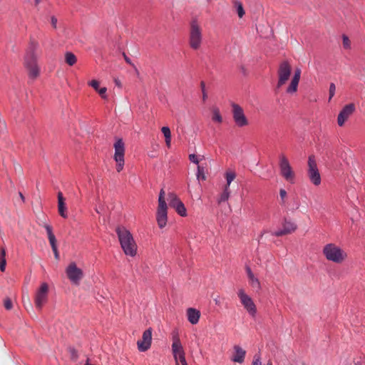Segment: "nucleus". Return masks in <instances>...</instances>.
<instances>
[{"instance_id":"12","label":"nucleus","mask_w":365,"mask_h":365,"mask_svg":"<svg viewBox=\"0 0 365 365\" xmlns=\"http://www.w3.org/2000/svg\"><path fill=\"white\" fill-rule=\"evenodd\" d=\"M356 107L354 103H349L346 105L342 110L339 112L337 117V123L339 126H343L345 122L355 111Z\"/></svg>"},{"instance_id":"15","label":"nucleus","mask_w":365,"mask_h":365,"mask_svg":"<svg viewBox=\"0 0 365 365\" xmlns=\"http://www.w3.org/2000/svg\"><path fill=\"white\" fill-rule=\"evenodd\" d=\"M172 351L173 354L174 359L176 362V365L178 364V359L185 356V352L180 341V339L178 336L173 337V342L172 344Z\"/></svg>"},{"instance_id":"43","label":"nucleus","mask_w":365,"mask_h":365,"mask_svg":"<svg viewBox=\"0 0 365 365\" xmlns=\"http://www.w3.org/2000/svg\"><path fill=\"white\" fill-rule=\"evenodd\" d=\"M4 307L9 310L12 308V302L9 298H6L4 302Z\"/></svg>"},{"instance_id":"23","label":"nucleus","mask_w":365,"mask_h":365,"mask_svg":"<svg viewBox=\"0 0 365 365\" xmlns=\"http://www.w3.org/2000/svg\"><path fill=\"white\" fill-rule=\"evenodd\" d=\"M88 85L91 86L93 89H95L98 94L103 99H107L106 91L107 88L106 87L99 88V82L97 80H92L88 83Z\"/></svg>"},{"instance_id":"54","label":"nucleus","mask_w":365,"mask_h":365,"mask_svg":"<svg viewBox=\"0 0 365 365\" xmlns=\"http://www.w3.org/2000/svg\"><path fill=\"white\" fill-rule=\"evenodd\" d=\"M19 196H20L21 199L23 201H24V197L23 194H22L21 192H19Z\"/></svg>"},{"instance_id":"2","label":"nucleus","mask_w":365,"mask_h":365,"mask_svg":"<svg viewBox=\"0 0 365 365\" xmlns=\"http://www.w3.org/2000/svg\"><path fill=\"white\" fill-rule=\"evenodd\" d=\"M38 44L36 41H31L28 48L24 58V65L29 71V76L32 80L36 79L39 76V68L37 66L36 51Z\"/></svg>"},{"instance_id":"27","label":"nucleus","mask_w":365,"mask_h":365,"mask_svg":"<svg viewBox=\"0 0 365 365\" xmlns=\"http://www.w3.org/2000/svg\"><path fill=\"white\" fill-rule=\"evenodd\" d=\"M43 227L46 230V232H47V235H48V238L50 244L53 243V242H56V237H55V235H53V233L52 232L51 226H50L49 225L45 223V224L43 225Z\"/></svg>"},{"instance_id":"26","label":"nucleus","mask_w":365,"mask_h":365,"mask_svg":"<svg viewBox=\"0 0 365 365\" xmlns=\"http://www.w3.org/2000/svg\"><path fill=\"white\" fill-rule=\"evenodd\" d=\"M43 227L46 230V232H47V235H48V238L50 244L53 243V242H56V237H55V235H53V233L52 232L51 226H50L49 225L45 223V224L43 225Z\"/></svg>"},{"instance_id":"20","label":"nucleus","mask_w":365,"mask_h":365,"mask_svg":"<svg viewBox=\"0 0 365 365\" xmlns=\"http://www.w3.org/2000/svg\"><path fill=\"white\" fill-rule=\"evenodd\" d=\"M301 76V70L299 68H297L294 71V75L292 79V81L287 88V92L288 93H294L297 91L298 84L299 82Z\"/></svg>"},{"instance_id":"41","label":"nucleus","mask_w":365,"mask_h":365,"mask_svg":"<svg viewBox=\"0 0 365 365\" xmlns=\"http://www.w3.org/2000/svg\"><path fill=\"white\" fill-rule=\"evenodd\" d=\"M336 91V86L334 83H331L329 86V101L334 96Z\"/></svg>"},{"instance_id":"5","label":"nucleus","mask_w":365,"mask_h":365,"mask_svg":"<svg viewBox=\"0 0 365 365\" xmlns=\"http://www.w3.org/2000/svg\"><path fill=\"white\" fill-rule=\"evenodd\" d=\"M279 166L282 176L289 182H293L294 173L293 172L287 158L284 155H279Z\"/></svg>"},{"instance_id":"47","label":"nucleus","mask_w":365,"mask_h":365,"mask_svg":"<svg viewBox=\"0 0 365 365\" xmlns=\"http://www.w3.org/2000/svg\"><path fill=\"white\" fill-rule=\"evenodd\" d=\"M57 21H58L57 19L55 16H51V24L52 26L53 27V29H56Z\"/></svg>"},{"instance_id":"42","label":"nucleus","mask_w":365,"mask_h":365,"mask_svg":"<svg viewBox=\"0 0 365 365\" xmlns=\"http://www.w3.org/2000/svg\"><path fill=\"white\" fill-rule=\"evenodd\" d=\"M353 365H365V358L359 357L355 359Z\"/></svg>"},{"instance_id":"32","label":"nucleus","mask_w":365,"mask_h":365,"mask_svg":"<svg viewBox=\"0 0 365 365\" xmlns=\"http://www.w3.org/2000/svg\"><path fill=\"white\" fill-rule=\"evenodd\" d=\"M197 179L198 180H206L204 168L200 165L197 166Z\"/></svg>"},{"instance_id":"13","label":"nucleus","mask_w":365,"mask_h":365,"mask_svg":"<svg viewBox=\"0 0 365 365\" xmlns=\"http://www.w3.org/2000/svg\"><path fill=\"white\" fill-rule=\"evenodd\" d=\"M297 229V225L295 222L289 220L284 219L282 222V229L275 231L272 235L276 237L287 235L295 232Z\"/></svg>"},{"instance_id":"17","label":"nucleus","mask_w":365,"mask_h":365,"mask_svg":"<svg viewBox=\"0 0 365 365\" xmlns=\"http://www.w3.org/2000/svg\"><path fill=\"white\" fill-rule=\"evenodd\" d=\"M114 160H120V159H124L125 155V144L121 138H118L116 140L114 143Z\"/></svg>"},{"instance_id":"37","label":"nucleus","mask_w":365,"mask_h":365,"mask_svg":"<svg viewBox=\"0 0 365 365\" xmlns=\"http://www.w3.org/2000/svg\"><path fill=\"white\" fill-rule=\"evenodd\" d=\"M225 177L226 180L228 181V182H232L235 180L236 175L233 171H228L226 173Z\"/></svg>"},{"instance_id":"34","label":"nucleus","mask_w":365,"mask_h":365,"mask_svg":"<svg viewBox=\"0 0 365 365\" xmlns=\"http://www.w3.org/2000/svg\"><path fill=\"white\" fill-rule=\"evenodd\" d=\"M230 193V190H223L222 193L220 195V197L218 200V202L221 203L222 202L227 201L229 199Z\"/></svg>"},{"instance_id":"55","label":"nucleus","mask_w":365,"mask_h":365,"mask_svg":"<svg viewBox=\"0 0 365 365\" xmlns=\"http://www.w3.org/2000/svg\"><path fill=\"white\" fill-rule=\"evenodd\" d=\"M267 365H272V363L270 361H269L267 362Z\"/></svg>"},{"instance_id":"50","label":"nucleus","mask_w":365,"mask_h":365,"mask_svg":"<svg viewBox=\"0 0 365 365\" xmlns=\"http://www.w3.org/2000/svg\"><path fill=\"white\" fill-rule=\"evenodd\" d=\"M123 56H124V58H125V61H126L128 63L131 64V61H130V59L129 58H128V57L125 56V54H123Z\"/></svg>"},{"instance_id":"9","label":"nucleus","mask_w":365,"mask_h":365,"mask_svg":"<svg viewBox=\"0 0 365 365\" xmlns=\"http://www.w3.org/2000/svg\"><path fill=\"white\" fill-rule=\"evenodd\" d=\"M66 273L69 280L75 284H78L83 277L82 269L78 268L75 262L68 264Z\"/></svg>"},{"instance_id":"19","label":"nucleus","mask_w":365,"mask_h":365,"mask_svg":"<svg viewBox=\"0 0 365 365\" xmlns=\"http://www.w3.org/2000/svg\"><path fill=\"white\" fill-rule=\"evenodd\" d=\"M58 212L62 217H68L66 198L63 197L61 192H58Z\"/></svg>"},{"instance_id":"25","label":"nucleus","mask_w":365,"mask_h":365,"mask_svg":"<svg viewBox=\"0 0 365 365\" xmlns=\"http://www.w3.org/2000/svg\"><path fill=\"white\" fill-rule=\"evenodd\" d=\"M161 131L165 136L167 147L170 148L171 145V132L170 128L167 126H164L161 128Z\"/></svg>"},{"instance_id":"51","label":"nucleus","mask_w":365,"mask_h":365,"mask_svg":"<svg viewBox=\"0 0 365 365\" xmlns=\"http://www.w3.org/2000/svg\"><path fill=\"white\" fill-rule=\"evenodd\" d=\"M115 83L117 86L121 87V83L118 79H115Z\"/></svg>"},{"instance_id":"22","label":"nucleus","mask_w":365,"mask_h":365,"mask_svg":"<svg viewBox=\"0 0 365 365\" xmlns=\"http://www.w3.org/2000/svg\"><path fill=\"white\" fill-rule=\"evenodd\" d=\"M187 316L188 321L192 324H196L199 322L200 312L194 308H188L187 309Z\"/></svg>"},{"instance_id":"31","label":"nucleus","mask_w":365,"mask_h":365,"mask_svg":"<svg viewBox=\"0 0 365 365\" xmlns=\"http://www.w3.org/2000/svg\"><path fill=\"white\" fill-rule=\"evenodd\" d=\"M175 210V211L180 215V216H186L187 213H186V208L184 205V204L182 202H180V204H178L177 205L176 207L174 208Z\"/></svg>"},{"instance_id":"24","label":"nucleus","mask_w":365,"mask_h":365,"mask_svg":"<svg viewBox=\"0 0 365 365\" xmlns=\"http://www.w3.org/2000/svg\"><path fill=\"white\" fill-rule=\"evenodd\" d=\"M168 200L169 205L173 208L176 207L178 204L182 202L179 197L173 192L168 193Z\"/></svg>"},{"instance_id":"56","label":"nucleus","mask_w":365,"mask_h":365,"mask_svg":"<svg viewBox=\"0 0 365 365\" xmlns=\"http://www.w3.org/2000/svg\"><path fill=\"white\" fill-rule=\"evenodd\" d=\"M300 365H306L304 363H302Z\"/></svg>"},{"instance_id":"44","label":"nucleus","mask_w":365,"mask_h":365,"mask_svg":"<svg viewBox=\"0 0 365 365\" xmlns=\"http://www.w3.org/2000/svg\"><path fill=\"white\" fill-rule=\"evenodd\" d=\"M189 160L195 163V164H198L199 163V160L197 158V157L195 155V154H190L189 155Z\"/></svg>"},{"instance_id":"48","label":"nucleus","mask_w":365,"mask_h":365,"mask_svg":"<svg viewBox=\"0 0 365 365\" xmlns=\"http://www.w3.org/2000/svg\"><path fill=\"white\" fill-rule=\"evenodd\" d=\"M181 364L182 365H187V362H186V360H185V356L184 357H182L181 356V359H178V364Z\"/></svg>"},{"instance_id":"4","label":"nucleus","mask_w":365,"mask_h":365,"mask_svg":"<svg viewBox=\"0 0 365 365\" xmlns=\"http://www.w3.org/2000/svg\"><path fill=\"white\" fill-rule=\"evenodd\" d=\"M190 46L192 49H198L202 43V32L199 25L193 21L191 24L190 31Z\"/></svg>"},{"instance_id":"6","label":"nucleus","mask_w":365,"mask_h":365,"mask_svg":"<svg viewBox=\"0 0 365 365\" xmlns=\"http://www.w3.org/2000/svg\"><path fill=\"white\" fill-rule=\"evenodd\" d=\"M308 176L309 180L314 185H319L321 183V176L317 168L315 157L310 155L308 159Z\"/></svg>"},{"instance_id":"14","label":"nucleus","mask_w":365,"mask_h":365,"mask_svg":"<svg viewBox=\"0 0 365 365\" xmlns=\"http://www.w3.org/2000/svg\"><path fill=\"white\" fill-rule=\"evenodd\" d=\"M152 342V329H146L142 336V339L137 342L138 349L140 351H145L150 349Z\"/></svg>"},{"instance_id":"52","label":"nucleus","mask_w":365,"mask_h":365,"mask_svg":"<svg viewBox=\"0 0 365 365\" xmlns=\"http://www.w3.org/2000/svg\"><path fill=\"white\" fill-rule=\"evenodd\" d=\"M230 184H231V182H228V181H227V184L224 188V190H230L229 187H230Z\"/></svg>"},{"instance_id":"49","label":"nucleus","mask_w":365,"mask_h":365,"mask_svg":"<svg viewBox=\"0 0 365 365\" xmlns=\"http://www.w3.org/2000/svg\"><path fill=\"white\" fill-rule=\"evenodd\" d=\"M214 301L215 302L216 304H220V297L219 296H217L215 298H214Z\"/></svg>"},{"instance_id":"35","label":"nucleus","mask_w":365,"mask_h":365,"mask_svg":"<svg viewBox=\"0 0 365 365\" xmlns=\"http://www.w3.org/2000/svg\"><path fill=\"white\" fill-rule=\"evenodd\" d=\"M165 192L163 189H161L159 197H158V205H167L165 200Z\"/></svg>"},{"instance_id":"11","label":"nucleus","mask_w":365,"mask_h":365,"mask_svg":"<svg viewBox=\"0 0 365 365\" xmlns=\"http://www.w3.org/2000/svg\"><path fill=\"white\" fill-rule=\"evenodd\" d=\"M292 72V67L287 61H283L280 63L278 69V82L277 88L283 86L289 78Z\"/></svg>"},{"instance_id":"8","label":"nucleus","mask_w":365,"mask_h":365,"mask_svg":"<svg viewBox=\"0 0 365 365\" xmlns=\"http://www.w3.org/2000/svg\"><path fill=\"white\" fill-rule=\"evenodd\" d=\"M48 284L46 282L42 283L40 288L36 291L34 298L35 306L38 310H41L43 306L46 303L48 300Z\"/></svg>"},{"instance_id":"1","label":"nucleus","mask_w":365,"mask_h":365,"mask_svg":"<svg viewBox=\"0 0 365 365\" xmlns=\"http://www.w3.org/2000/svg\"><path fill=\"white\" fill-rule=\"evenodd\" d=\"M120 246L126 255L135 256L137 253V245L132 234L124 227H118L115 229Z\"/></svg>"},{"instance_id":"40","label":"nucleus","mask_w":365,"mask_h":365,"mask_svg":"<svg viewBox=\"0 0 365 365\" xmlns=\"http://www.w3.org/2000/svg\"><path fill=\"white\" fill-rule=\"evenodd\" d=\"M50 245H51L52 250L53 252L55 258L56 259H59V253H58V251L56 242H53V243H51Z\"/></svg>"},{"instance_id":"28","label":"nucleus","mask_w":365,"mask_h":365,"mask_svg":"<svg viewBox=\"0 0 365 365\" xmlns=\"http://www.w3.org/2000/svg\"><path fill=\"white\" fill-rule=\"evenodd\" d=\"M5 256L6 250L4 247H1L0 251V269L1 272H4L6 268V261Z\"/></svg>"},{"instance_id":"7","label":"nucleus","mask_w":365,"mask_h":365,"mask_svg":"<svg viewBox=\"0 0 365 365\" xmlns=\"http://www.w3.org/2000/svg\"><path fill=\"white\" fill-rule=\"evenodd\" d=\"M237 296L240 298V302L247 310V312L252 316L255 317L257 313V307L252 299L245 293L243 289H240L237 292Z\"/></svg>"},{"instance_id":"45","label":"nucleus","mask_w":365,"mask_h":365,"mask_svg":"<svg viewBox=\"0 0 365 365\" xmlns=\"http://www.w3.org/2000/svg\"><path fill=\"white\" fill-rule=\"evenodd\" d=\"M279 195H280V197L282 201V203H284V200L285 197H287V192L285 191V190L281 189L279 190Z\"/></svg>"},{"instance_id":"53","label":"nucleus","mask_w":365,"mask_h":365,"mask_svg":"<svg viewBox=\"0 0 365 365\" xmlns=\"http://www.w3.org/2000/svg\"><path fill=\"white\" fill-rule=\"evenodd\" d=\"M35 1V4L36 5H38L39 3H41L43 0H34Z\"/></svg>"},{"instance_id":"16","label":"nucleus","mask_w":365,"mask_h":365,"mask_svg":"<svg viewBox=\"0 0 365 365\" xmlns=\"http://www.w3.org/2000/svg\"><path fill=\"white\" fill-rule=\"evenodd\" d=\"M167 205H158L156 214V220L160 228H163L168 220Z\"/></svg>"},{"instance_id":"38","label":"nucleus","mask_w":365,"mask_h":365,"mask_svg":"<svg viewBox=\"0 0 365 365\" xmlns=\"http://www.w3.org/2000/svg\"><path fill=\"white\" fill-rule=\"evenodd\" d=\"M200 88L202 93V101L205 102L207 98V94L205 90V83L204 81L200 82Z\"/></svg>"},{"instance_id":"30","label":"nucleus","mask_w":365,"mask_h":365,"mask_svg":"<svg viewBox=\"0 0 365 365\" xmlns=\"http://www.w3.org/2000/svg\"><path fill=\"white\" fill-rule=\"evenodd\" d=\"M65 58L66 63L69 66H73L76 63L77 59L76 56L71 52H67L65 55Z\"/></svg>"},{"instance_id":"21","label":"nucleus","mask_w":365,"mask_h":365,"mask_svg":"<svg viewBox=\"0 0 365 365\" xmlns=\"http://www.w3.org/2000/svg\"><path fill=\"white\" fill-rule=\"evenodd\" d=\"M234 351L232 360L235 362L242 363L245 360L246 351L237 345L234 346Z\"/></svg>"},{"instance_id":"29","label":"nucleus","mask_w":365,"mask_h":365,"mask_svg":"<svg viewBox=\"0 0 365 365\" xmlns=\"http://www.w3.org/2000/svg\"><path fill=\"white\" fill-rule=\"evenodd\" d=\"M212 113V120L215 122L221 123L222 122V117L220 114L219 108H213Z\"/></svg>"},{"instance_id":"33","label":"nucleus","mask_w":365,"mask_h":365,"mask_svg":"<svg viewBox=\"0 0 365 365\" xmlns=\"http://www.w3.org/2000/svg\"><path fill=\"white\" fill-rule=\"evenodd\" d=\"M235 6H236L238 16L240 18H242L245 15V11H244L242 3L236 1Z\"/></svg>"},{"instance_id":"18","label":"nucleus","mask_w":365,"mask_h":365,"mask_svg":"<svg viewBox=\"0 0 365 365\" xmlns=\"http://www.w3.org/2000/svg\"><path fill=\"white\" fill-rule=\"evenodd\" d=\"M245 270L248 277L249 284L252 287L255 289L257 292H259L261 289V284L259 280L257 277L255 276L249 266L245 267Z\"/></svg>"},{"instance_id":"10","label":"nucleus","mask_w":365,"mask_h":365,"mask_svg":"<svg viewBox=\"0 0 365 365\" xmlns=\"http://www.w3.org/2000/svg\"><path fill=\"white\" fill-rule=\"evenodd\" d=\"M232 117L235 123L238 127H244L248 125L249 122L244 113V110L238 104L232 103Z\"/></svg>"},{"instance_id":"46","label":"nucleus","mask_w":365,"mask_h":365,"mask_svg":"<svg viewBox=\"0 0 365 365\" xmlns=\"http://www.w3.org/2000/svg\"><path fill=\"white\" fill-rule=\"evenodd\" d=\"M252 365H262V363L260 361V359L259 356H255Z\"/></svg>"},{"instance_id":"39","label":"nucleus","mask_w":365,"mask_h":365,"mask_svg":"<svg viewBox=\"0 0 365 365\" xmlns=\"http://www.w3.org/2000/svg\"><path fill=\"white\" fill-rule=\"evenodd\" d=\"M115 160L117 163L116 170H117V172L120 173L123 169L125 160H124V159H120V160H118H118Z\"/></svg>"},{"instance_id":"36","label":"nucleus","mask_w":365,"mask_h":365,"mask_svg":"<svg viewBox=\"0 0 365 365\" xmlns=\"http://www.w3.org/2000/svg\"><path fill=\"white\" fill-rule=\"evenodd\" d=\"M343 46L345 49H349L351 48V41L349 37L346 35H343Z\"/></svg>"},{"instance_id":"3","label":"nucleus","mask_w":365,"mask_h":365,"mask_svg":"<svg viewBox=\"0 0 365 365\" xmlns=\"http://www.w3.org/2000/svg\"><path fill=\"white\" fill-rule=\"evenodd\" d=\"M322 253L327 260L336 264L342 263L347 257L346 252L333 243L326 245L322 250Z\"/></svg>"}]
</instances>
